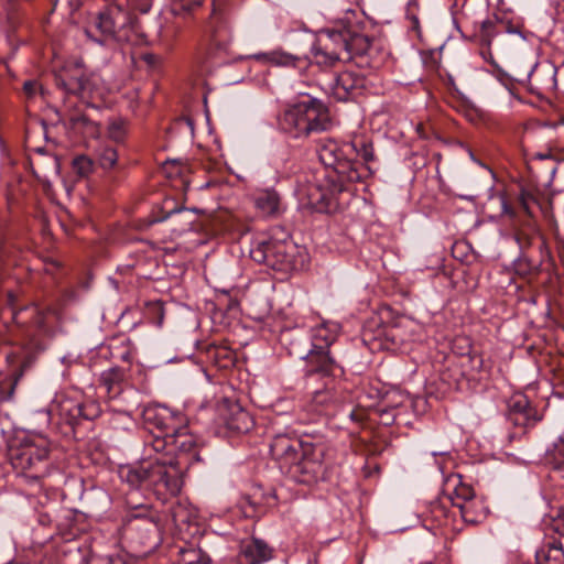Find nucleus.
I'll list each match as a JSON object with an SVG mask.
<instances>
[{
	"instance_id": "obj_1",
	"label": "nucleus",
	"mask_w": 564,
	"mask_h": 564,
	"mask_svg": "<svg viewBox=\"0 0 564 564\" xmlns=\"http://www.w3.org/2000/svg\"><path fill=\"white\" fill-rule=\"evenodd\" d=\"M307 37L311 44L308 54H292L283 50H274L257 53L249 57L263 64L293 68H300L307 64L321 68H332L339 62L346 63L354 58L359 59L357 65L360 67H379V63L367 58L373 51L370 39L361 32L358 24L348 20L339 21L333 26L322 30L317 37L314 35Z\"/></svg>"
},
{
	"instance_id": "obj_2",
	"label": "nucleus",
	"mask_w": 564,
	"mask_h": 564,
	"mask_svg": "<svg viewBox=\"0 0 564 564\" xmlns=\"http://www.w3.org/2000/svg\"><path fill=\"white\" fill-rule=\"evenodd\" d=\"M319 161L329 169L321 183L306 189L308 204L318 212H329L336 206L338 194L348 185L361 182L370 169L356 160V145L335 139H323L317 147Z\"/></svg>"
},
{
	"instance_id": "obj_3",
	"label": "nucleus",
	"mask_w": 564,
	"mask_h": 564,
	"mask_svg": "<svg viewBox=\"0 0 564 564\" xmlns=\"http://www.w3.org/2000/svg\"><path fill=\"white\" fill-rule=\"evenodd\" d=\"M165 449V441L145 438L140 463L122 469V479L133 488L153 491L163 500L178 495L183 486V473L191 466V460L175 459Z\"/></svg>"
},
{
	"instance_id": "obj_4",
	"label": "nucleus",
	"mask_w": 564,
	"mask_h": 564,
	"mask_svg": "<svg viewBox=\"0 0 564 564\" xmlns=\"http://www.w3.org/2000/svg\"><path fill=\"white\" fill-rule=\"evenodd\" d=\"M270 453L280 470L299 484H314L324 475V448L295 435H274Z\"/></svg>"
},
{
	"instance_id": "obj_5",
	"label": "nucleus",
	"mask_w": 564,
	"mask_h": 564,
	"mask_svg": "<svg viewBox=\"0 0 564 564\" xmlns=\"http://www.w3.org/2000/svg\"><path fill=\"white\" fill-rule=\"evenodd\" d=\"M143 422L150 434L145 438H161L166 443L165 452L175 459L200 460L196 437L187 430L186 419L164 405H148L142 412Z\"/></svg>"
},
{
	"instance_id": "obj_6",
	"label": "nucleus",
	"mask_w": 564,
	"mask_h": 564,
	"mask_svg": "<svg viewBox=\"0 0 564 564\" xmlns=\"http://www.w3.org/2000/svg\"><path fill=\"white\" fill-rule=\"evenodd\" d=\"M57 88L64 95V111L74 128L86 126L90 120L75 110V104L69 102L70 97L79 99L101 96L99 77L95 74L87 75L84 65L79 61L67 62L54 74Z\"/></svg>"
},
{
	"instance_id": "obj_7",
	"label": "nucleus",
	"mask_w": 564,
	"mask_h": 564,
	"mask_svg": "<svg viewBox=\"0 0 564 564\" xmlns=\"http://www.w3.org/2000/svg\"><path fill=\"white\" fill-rule=\"evenodd\" d=\"M9 305L12 311L13 322L23 329L25 360L24 366H30L33 361L34 355L42 352L46 349L47 344L44 336H52L53 326L52 319L56 315V311L47 306L41 308L35 304L26 305L15 310L14 296L9 293Z\"/></svg>"
},
{
	"instance_id": "obj_8",
	"label": "nucleus",
	"mask_w": 564,
	"mask_h": 564,
	"mask_svg": "<svg viewBox=\"0 0 564 564\" xmlns=\"http://www.w3.org/2000/svg\"><path fill=\"white\" fill-rule=\"evenodd\" d=\"M50 442L42 436H28L9 447V460L17 475L26 484L41 486L50 475Z\"/></svg>"
},
{
	"instance_id": "obj_9",
	"label": "nucleus",
	"mask_w": 564,
	"mask_h": 564,
	"mask_svg": "<svg viewBox=\"0 0 564 564\" xmlns=\"http://www.w3.org/2000/svg\"><path fill=\"white\" fill-rule=\"evenodd\" d=\"M280 129L291 138H306L332 127L327 107L316 98H308L288 106L278 118Z\"/></svg>"
},
{
	"instance_id": "obj_10",
	"label": "nucleus",
	"mask_w": 564,
	"mask_h": 564,
	"mask_svg": "<svg viewBox=\"0 0 564 564\" xmlns=\"http://www.w3.org/2000/svg\"><path fill=\"white\" fill-rule=\"evenodd\" d=\"M250 257L253 261L283 273L303 270L308 262L306 250L288 238L257 240L250 249Z\"/></svg>"
},
{
	"instance_id": "obj_11",
	"label": "nucleus",
	"mask_w": 564,
	"mask_h": 564,
	"mask_svg": "<svg viewBox=\"0 0 564 564\" xmlns=\"http://www.w3.org/2000/svg\"><path fill=\"white\" fill-rule=\"evenodd\" d=\"M336 335L327 326L319 325L312 332L310 347L302 351H294L299 359L306 361L308 373H330L344 376V369L329 355V347Z\"/></svg>"
},
{
	"instance_id": "obj_12",
	"label": "nucleus",
	"mask_w": 564,
	"mask_h": 564,
	"mask_svg": "<svg viewBox=\"0 0 564 564\" xmlns=\"http://www.w3.org/2000/svg\"><path fill=\"white\" fill-rule=\"evenodd\" d=\"M306 376H318L324 380L323 387L312 393L311 406L314 411L325 415H334L336 409L348 400L349 394L346 387H344L343 376L308 373L307 371Z\"/></svg>"
},
{
	"instance_id": "obj_13",
	"label": "nucleus",
	"mask_w": 564,
	"mask_h": 564,
	"mask_svg": "<svg viewBox=\"0 0 564 564\" xmlns=\"http://www.w3.org/2000/svg\"><path fill=\"white\" fill-rule=\"evenodd\" d=\"M48 413L57 416L63 423L75 426L80 420L97 419L101 409L95 401L83 402L66 393H57L50 404Z\"/></svg>"
},
{
	"instance_id": "obj_14",
	"label": "nucleus",
	"mask_w": 564,
	"mask_h": 564,
	"mask_svg": "<svg viewBox=\"0 0 564 564\" xmlns=\"http://www.w3.org/2000/svg\"><path fill=\"white\" fill-rule=\"evenodd\" d=\"M130 22L131 17L121 6H109L97 15L95 26L101 39H96V42L105 44L108 40L119 39V32Z\"/></svg>"
},
{
	"instance_id": "obj_15",
	"label": "nucleus",
	"mask_w": 564,
	"mask_h": 564,
	"mask_svg": "<svg viewBox=\"0 0 564 564\" xmlns=\"http://www.w3.org/2000/svg\"><path fill=\"white\" fill-rule=\"evenodd\" d=\"M369 84L370 82L364 73L344 70L334 78L329 89L336 100L346 101L362 95Z\"/></svg>"
},
{
	"instance_id": "obj_16",
	"label": "nucleus",
	"mask_w": 564,
	"mask_h": 564,
	"mask_svg": "<svg viewBox=\"0 0 564 564\" xmlns=\"http://www.w3.org/2000/svg\"><path fill=\"white\" fill-rule=\"evenodd\" d=\"M225 426L236 433H247L253 426V419L239 403L228 402L219 409Z\"/></svg>"
},
{
	"instance_id": "obj_17",
	"label": "nucleus",
	"mask_w": 564,
	"mask_h": 564,
	"mask_svg": "<svg viewBox=\"0 0 564 564\" xmlns=\"http://www.w3.org/2000/svg\"><path fill=\"white\" fill-rule=\"evenodd\" d=\"M273 552V547L265 541L251 538L241 542L238 562L239 564H262L272 558Z\"/></svg>"
},
{
	"instance_id": "obj_18",
	"label": "nucleus",
	"mask_w": 564,
	"mask_h": 564,
	"mask_svg": "<svg viewBox=\"0 0 564 564\" xmlns=\"http://www.w3.org/2000/svg\"><path fill=\"white\" fill-rule=\"evenodd\" d=\"M128 369L119 366L111 367L100 373V388L109 400H115L123 392Z\"/></svg>"
},
{
	"instance_id": "obj_19",
	"label": "nucleus",
	"mask_w": 564,
	"mask_h": 564,
	"mask_svg": "<svg viewBox=\"0 0 564 564\" xmlns=\"http://www.w3.org/2000/svg\"><path fill=\"white\" fill-rule=\"evenodd\" d=\"M462 367L464 368L463 375L468 379L487 382L491 377L492 362L489 359L486 360L480 354L463 356Z\"/></svg>"
},
{
	"instance_id": "obj_20",
	"label": "nucleus",
	"mask_w": 564,
	"mask_h": 564,
	"mask_svg": "<svg viewBox=\"0 0 564 564\" xmlns=\"http://www.w3.org/2000/svg\"><path fill=\"white\" fill-rule=\"evenodd\" d=\"M474 496V489L458 480L453 492L446 497L451 501L452 506L459 509L462 518L468 523H477L479 521L478 517H470L468 511L469 507H476Z\"/></svg>"
},
{
	"instance_id": "obj_21",
	"label": "nucleus",
	"mask_w": 564,
	"mask_h": 564,
	"mask_svg": "<svg viewBox=\"0 0 564 564\" xmlns=\"http://www.w3.org/2000/svg\"><path fill=\"white\" fill-rule=\"evenodd\" d=\"M509 420L516 425L528 426L532 421L535 423L540 419L536 417L535 411L530 406L528 398L523 394L512 397L508 403Z\"/></svg>"
},
{
	"instance_id": "obj_22",
	"label": "nucleus",
	"mask_w": 564,
	"mask_h": 564,
	"mask_svg": "<svg viewBox=\"0 0 564 564\" xmlns=\"http://www.w3.org/2000/svg\"><path fill=\"white\" fill-rule=\"evenodd\" d=\"M108 350L112 359L126 362L129 366L132 364L135 356V347L131 339L124 335H117L108 340Z\"/></svg>"
},
{
	"instance_id": "obj_23",
	"label": "nucleus",
	"mask_w": 564,
	"mask_h": 564,
	"mask_svg": "<svg viewBox=\"0 0 564 564\" xmlns=\"http://www.w3.org/2000/svg\"><path fill=\"white\" fill-rule=\"evenodd\" d=\"M256 207L267 216H276L282 212L281 195L271 188L262 189L254 197Z\"/></svg>"
},
{
	"instance_id": "obj_24",
	"label": "nucleus",
	"mask_w": 564,
	"mask_h": 564,
	"mask_svg": "<svg viewBox=\"0 0 564 564\" xmlns=\"http://www.w3.org/2000/svg\"><path fill=\"white\" fill-rule=\"evenodd\" d=\"M130 527L135 531H143L145 533L143 544L153 546L156 544L159 535V524L150 517H141L140 514H133L130 520Z\"/></svg>"
},
{
	"instance_id": "obj_25",
	"label": "nucleus",
	"mask_w": 564,
	"mask_h": 564,
	"mask_svg": "<svg viewBox=\"0 0 564 564\" xmlns=\"http://www.w3.org/2000/svg\"><path fill=\"white\" fill-rule=\"evenodd\" d=\"M166 218L171 221V230L180 236L192 229L195 221L194 215L186 208L172 209L167 213Z\"/></svg>"
},
{
	"instance_id": "obj_26",
	"label": "nucleus",
	"mask_w": 564,
	"mask_h": 564,
	"mask_svg": "<svg viewBox=\"0 0 564 564\" xmlns=\"http://www.w3.org/2000/svg\"><path fill=\"white\" fill-rule=\"evenodd\" d=\"M545 462L564 478V432L546 449Z\"/></svg>"
},
{
	"instance_id": "obj_27",
	"label": "nucleus",
	"mask_w": 564,
	"mask_h": 564,
	"mask_svg": "<svg viewBox=\"0 0 564 564\" xmlns=\"http://www.w3.org/2000/svg\"><path fill=\"white\" fill-rule=\"evenodd\" d=\"M487 28H494L496 33L503 34H518L523 39L521 33V24L513 23L511 20H508L503 17H495L494 19H487Z\"/></svg>"
},
{
	"instance_id": "obj_28",
	"label": "nucleus",
	"mask_w": 564,
	"mask_h": 564,
	"mask_svg": "<svg viewBox=\"0 0 564 564\" xmlns=\"http://www.w3.org/2000/svg\"><path fill=\"white\" fill-rule=\"evenodd\" d=\"M514 240L518 243L521 251L529 249L535 240H539V248L542 249L544 247V241L542 237L536 232V230L530 225L528 229L517 230L514 234Z\"/></svg>"
},
{
	"instance_id": "obj_29",
	"label": "nucleus",
	"mask_w": 564,
	"mask_h": 564,
	"mask_svg": "<svg viewBox=\"0 0 564 564\" xmlns=\"http://www.w3.org/2000/svg\"><path fill=\"white\" fill-rule=\"evenodd\" d=\"M419 12V0H408L405 9V20L408 21V29L409 31L414 32L415 35L420 39L422 35V31L420 25Z\"/></svg>"
},
{
	"instance_id": "obj_30",
	"label": "nucleus",
	"mask_w": 564,
	"mask_h": 564,
	"mask_svg": "<svg viewBox=\"0 0 564 564\" xmlns=\"http://www.w3.org/2000/svg\"><path fill=\"white\" fill-rule=\"evenodd\" d=\"M207 356L220 368H226L234 361L232 352L226 347L210 345L207 348Z\"/></svg>"
},
{
	"instance_id": "obj_31",
	"label": "nucleus",
	"mask_w": 564,
	"mask_h": 564,
	"mask_svg": "<svg viewBox=\"0 0 564 564\" xmlns=\"http://www.w3.org/2000/svg\"><path fill=\"white\" fill-rule=\"evenodd\" d=\"M128 133V122L121 118L109 121L107 137L116 143H123Z\"/></svg>"
},
{
	"instance_id": "obj_32",
	"label": "nucleus",
	"mask_w": 564,
	"mask_h": 564,
	"mask_svg": "<svg viewBox=\"0 0 564 564\" xmlns=\"http://www.w3.org/2000/svg\"><path fill=\"white\" fill-rule=\"evenodd\" d=\"M98 162L104 170L113 169L118 162V152L110 145H104L98 152Z\"/></svg>"
},
{
	"instance_id": "obj_33",
	"label": "nucleus",
	"mask_w": 564,
	"mask_h": 564,
	"mask_svg": "<svg viewBox=\"0 0 564 564\" xmlns=\"http://www.w3.org/2000/svg\"><path fill=\"white\" fill-rule=\"evenodd\" d=\"M350 144L356 145V159L361 158L365 163H369L375 160V152L371 142L359 138L351 141Z\"/></svg>"
},
{
	"instance_id": "obj_34",
	"label": "nucleus",
	"mask_w": 564,
	"mask_h": 564,
	"mask_svg": "<svg viewBox=\"0 0 564 564\" xmlns=\"http://www.w3.org/2000/svg\"><path fill=\"white\" fill-rule=\"evenodd\" d=\"M182 561L183 564H210L212 562L208 555L195 549L183 550Z\"/></svg>"
},
{
	"instance_id": "obj_35",
	"label": "nucleus",
	"mask_w": 564,
	"mask_h": 564,
	"mask_svg": "<svg viewBox=\"0 0 564 564\" xmlns=\"http://www.w3.org/2000/svg\"><path fill=\"white\" fill-rule=\"evenodd\" d=\"M203 3V0H180L173 6V12L177 15L191 14Z\"/></svg>"
},
{
	"instance_id": "obj_36",
	"label": "nucleus",
	"mask_w": 564,
	"mask_h": 564,
	"mask_svg": "<svg viewBox=\"0 0 564 564\" xmlns=\"http://www.w3.org/2000/svg\"><path fill=\"white\" fill-rule=\"evenodd\" d=\"M73 169L79 176H87L93 171V161L85 155H79L74 159Z\"/></svg>"
},
{
	"instance_id": "obj_37",
	"label": "nucleus",
	"mask_w": 564,
	"mask_h": 564,
	"mask_svg": "<svg viewBox=\"0 0 564 564\" xmlns=\"http://www.w3.org/2000/svg\"><path fill=\"white\" fill-rule=\"evenodd\" d=\"M487 20L482 21L480 24V31H479V37L482 44L490 46L494 42V40L498 36H500V33H496V30L494 28H486Z\"/></svg>"
},
{
	"instance_id": "obj_38",
	"label": "nucleus",
	"mask_w": 564,
	"mask_h": 564,
	"mask_svg": "<svg viewBox=\"0 0 564 564\" xmlns=\"http://www.w3.org/2000/svg\"><path fill=\"white\" fill-rule=\"evenodd\" d=\"M23 93L28 99H33L39 94H43V87L35 79L25 80L23 83Z\"/></svg>"
},
{
	"instance_id": "obj_39",
	"label": "nucleus",
	"mask_w": 564,
	"mask_h": 564,
	"mask_svg": "<svg viewBox=\"0 0 564 564\" xmlns=\"http://www.w3.org/2000/svg\"><path fill=\"white\" fill-rule=\"evenodd\" d=\"M552 529L564 536V506L556 509L555 514L551 518Z\"/></svg>"
},
{
	"instance_id": "obj_40",
	"label": "nucleus",
	"mask_w": 564,
	"mask_h": 564,
	"mask_svg": "<svg viewBox=\"0 0 564 564\" xmlns=\"http://www.w3.org/2000/svg\"><path fill=\"white\" fill-rule=\"evenodd\" d=\"M305 347H310V343L306 338H296L294 341H291L289 354L299 358L294 351H302Z\"/></svg>"
},
{
	"instance_id": "obj_41",
	"label": "nucleus",
	"mask_w": 564,
	"mask_h": 564,
	"mask_svg": "<svg viewBox=\"0 0 564 564\" xmlns=\"http://www.w3.org/2000/svg\"><path fill=\"white\" fill-rule=\"evenodd\" d=\"M534 202H535V199L532 195H530V194L521 195V205L528 214H530V204L534 203Z\"/></svg>"
},
{
	"instance_id": "obj_42",
	"label": "nucleus",
	"mask_w": 564,
	"mask_h": 564,
	"mask_svg": "<svg viewBox=\"0 0 564 564\" xmlns=\"http://www.w3.org/2000/svg\"><path fill=\"white\" fill-rule=\"evenodd\" d=\"M517 265L518 270H522L523 272L530 271L532 268L535 267V264L530 263L525 258H519Z\"/></svg>"
},
{
	"instance_id": "obj_43",
	"label": "nucleus",
	"mask_w": 564,
	"mask_h": 564,
	"mask_svg": "<svg viewBox=\"0 0 564 564\" xmlns=\"http://www.w3.org/2000/svg\"><path fill=\"white\" fill-rule=\"evenodd\" d=\"M538 76H539L538 72H531L529 74V84H530V87H531L532 91L534 89H539V87L535 85L538 83Z\"/></svg>"
},
{
	"instance_id": "obj_44",
	"label": "nucleus",
	"mask_w": 564,
	"mask_h": 564,
	"mask_svg": "<svg viewBox=\"0 0 564 564\" xmlns=\"http://www.w3.org/2000/svg\"><path fill=\"white\" fill-rule=\"evenodd\" d=\"M534 158L539 159V160H545V159H552L554 158V154L552 152V149H549L547 151L545 152H538L534 154Z\"/></svg>"
},
{
	"instance_id": "obj_45",
	"label": "nucleus",
	"mask_w": 564,
	"mask_h": 564,
	"mask_svg": "<svg viewBox=\"0 0 564 564\" xmlns=\"http://www.w3.org/2000/svg\"><path fill=\"white\" fill-rule=\"evenodd\" d=\"M432 512L440 513V516L445 517V510L441 507L440 502H434L432 505Z\"/></svg>"
},
{
	"instance_id": "obj_46",
	"label": "nucleus",
	"mask_w": 564,
	"mask_h": 564,
	"mask_svg": "<svg viewBox=\"0 0 564 564\" xmlns=\"http://www.w3.org/2000/svg\"><path fill=\"white\" fill-rule=\"evenodd\" d=\"M182 510L181 508H176L174 509L173 511V518H174V521L177 522V521H181V522H185L186 521V518H183L182 514H181Z\"/></svg>"
},
{
	"instance_id": "obj_47",
	"label": "nucleus",
	"mask_w": 564,
	"mask_h": 564,
	"mask_svg": "<svg viewBox=\"0 0 564 564\" xmlns=\"http://www.w3.org/2000/svg\"><path fill=\"white\" fill-rule=\"evenodd\" d=\"M144 61L149 64V65H154L155 62H156V56L153 55V54H147L144 55Z\"/></svg>"
},
{
	"instance_id": "obj_48",
	"label": "nucleus",
	"mask_w": 564,
	"mask_h": 564,
	"mask_svg": "<svg viewBox=\"0 0 564 564\" xmlns=\"http://www.w3.org/2000/svg\"><path fill=\"white\" fill-rule=\"evenodd\" d=\"M474 509H475V507H469V509H468V511H469V516H470V517H477V516L475 514V512H474Z\"/></svg>"
}]
</instances>
